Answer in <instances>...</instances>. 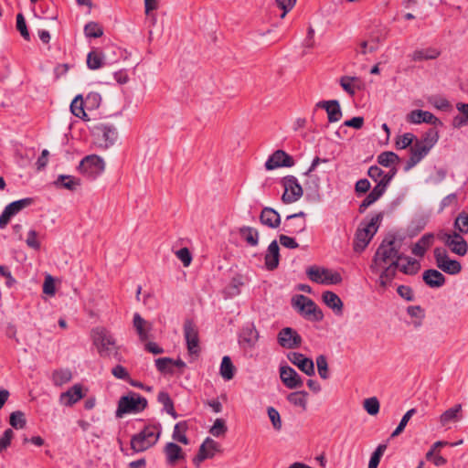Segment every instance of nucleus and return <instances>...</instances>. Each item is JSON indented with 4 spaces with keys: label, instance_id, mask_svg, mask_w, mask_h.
I'll return each instance as SVG.
<instances>
[{
    "label": "nucleus",
    "instance_id": "obj_51",
    "mask_svg": "<svg viewBox=\"0 0 468 468\" xmlns=\"http://www.w3.org/2000/svg\"><path fill=\"white\" fill-rule=\"evenodd\" d=\"M84 34L87 37H100L103 35L102 27L96 22H89L84 27Z\"/></svg>",
    "mask_w": 468,
    "mask_h": 468
},
{
    "label": "nucleus",
    "instance_id": "obj_22",
    "mask_svg": "<svg viewBox=\"0 0 468 468\" xmlns=\"http://www.w3.org/2000/svg\"><path fill=\"white\" fill-rule=\"evenodd\" d=\"M387 37L385 29H378L373 32L368 41H362L360 43V53L366 55L367 53L375 52L378 48V44L381 43Z\"/></svg>",
    "mask_w": 468,
    "mask_h": 468
},
{
    "label": "nucleus",
    "instance_id": "obj_45",
    "mask_svg": "<svg viewBox=\"0 0 468 468\" xmlns=\"http://www.w3.org/2000/svg\"><path fill=\"white\" fill-rule=\"evenodd\" d=\"M157 400L164 406V410L170 414L174 419L177 418V414L174 409V403L169 394L165 391L159 392Z\"/></svg>",
    "mask_w": 468,
    "mask_h": 468
},
{
    "label": "nucleus",
    "instance_id": "obj_21",
    "mask_svg": "<svg viewBox=\"0 0 468 468\" xmlns=\"http://www.w3.org/2000/svg\"><path fill=\"white\" fill-rule=\"evenodd\" d=\"M431 151V149L416 140L410 147V156L406 163L405 171H409L419 164Z\"/></svg>",
    "mask_w": 468,
    "mask_h": 468
},
{
    "label": "nucleus",
    "instance_id": "obj_16",
    "mask_svg": "<svg viewBox=\"0 0 468 468\" xmlns=\"http://www.w3.org/2000/svg\"><path fill=\"white\" fill-rule=\"evenodd\" d=\"M305 213L300 211L286 217L282 229L289 234H299L305 230L306 221L304 219Z\"/></svg>",
    "mask_w": 468,
    "mask_h": 468
},
{
    "label": "nucleus",
    "instance_id": "obj_17",
    "mask_svg": "<svg viewBox=\"0 0 468 468\" xmlns=\"http://www.w3.org/2000/svg\"><path fill=\"white\" fill-rule=\"evenodd\" d=\"M406 121L409 123L413 124H420L422 122L432 124V125H441V122L439 118H437L434 114L428 111L422 110H413L409 112L406 116Z\"/></svg>",
    "mask_w": 468,
    "mask_h": 468
},
{
    "label": "nucleus",
    "instance_id": "obj_31",
    "mask_svg": "<svg viewBox=\"0 0 468 468\" xmlns=\"http://www.w3.org/2000/svg\"><path fill=\"white\" fill-rule=\"evenodd\" d=\"M239 234L249 246H258L260 234L257 229L249 226H243L239 228Z\"/></svg>",
    "mask_w": 468,
    "mask_h": 468
},
{
    "label": "nucleus",
    "instance_id": "obj_25",
    "mask_svg": "<svg viewBox=\"0 0 468 468\" xmlns=\"http://www.w3.org/2000/svg\"><path fill=\"white\" fill-rule=\"evenodd\" d=\"M316 107L326 111L329 122H338L342 118L340 104L336 100L321 101L316 104Z\"/></svg>",
    "mask_w": 468,
    "mask_h": 468
},
{
    "label": "nucleus",
    "instance_id": "obj_64",
    "mask_svg": "<svg viewBox=\"0 0 468 468\" xmlns=\"http://www.w3.org/2000/svg\"><path fill=\"white\" fill-rule=\"evenodd\" d=\"M227 431L225 421L222 419H217L210 429V433L215 437H219Z\"/></svg>",
    "mask_w": 468,
    "mask_h": 468
},
{
    "label": "nucleus",
    "instance_id": "obj_3",
    "mask_svg": "<svg viewBox=\"0 0 468 468\" xmlns=\"http://www.w3.org/2000/svg\"><path fill=\"white\" fill-rule=\"evenodd\" d=\"M382 213H378L372 217L369 222L361 224L359 226L355 235V251L361 252L367 248V246L368 245V243L378 231V225L382 220Z\"/></svg>",
    "mask_w": 468,
    "mask_h": 468
},
{
    "label": "nucleus",
    "instance_id": "obj_24",
    "mask_svg": "<svg viewBox=\"0 0 468 468\" xmlns=\"http://www.w3.org/2000/svg\"><path fill=\"white\" fill-rule=\"evenodd\" d=\"M84 397L82 392V386L75 384L73 387L69 388L66 392H63L59 396L60 404L70 407Z\"/></svg>",
    "mask_w": 468,
    "mask_h": 468
},
{
    "label": "nucleus",
    "instance_id": "obj_28",
    "mask_svg": "<svg viewBox=\"0 0 468 468\" xmlns=\"http://www.w3.org/2000/svg\"><path fill=\"white\" fill-rule=\"evenodd\" d=\"M434 241V235L432 233L424 234L411 248L413 255L422 258L428 249L431 247Z\"/></svg>",
    "mask_w": 468,
    "mask_h": 468
},
{
    "label": "nucleus",
    "instance_id": "obj_44",
    "mask_svg": "<svg viewBox=\"0 0 468 468\" xmlns=\"http://www.w3.org/2000/svg\"><path fill=\"white\" fill-rule=\"evenodd\" d=\"M307 397L308 393L306 391H297L290 393L287 396V399L291 404L305 410L307 407Z\"/></svg>",
    "mask_w": 468,
    "mask_h": 468
},
{
    "label": "nucleus",
    "instance_id": "obj_39",
    "mask_svg": "<svg viewBox=\"0 0 468 468\" xmlns=\"http://www.w3.org/2000/svg\"><path fill=\"white\" fill-rule=\"evenodd\" d=\"M84 102L82 95H77L75 99L72 101L70 104V111L71 112L78 118H80L84 121H90L88 118L87 113L84 111Z\"/></svg>",
    "mask_w": 468,
    "mask_h": 468
},
{
    "label": "nucleus",
    "instance_id": "obj_46",
    "mask_svg": "<svg viewBox=\"0 0 468 468\" xmlns=\"http://www.w3.org/2000/svg\"><path fill=\"white\" fill-rule=\"evenodd\" d=\"M399 161V157L394 152H383L378 156V163L385 167H392Z\"/></svg>",
    "mask_w": 468,
    "mask_h": 468
},
{
    "label": "nucleus",
    "instance_id": "obj_4",
    "mask_svg": "<svg viewBox=\"0 0 468 468\" xmlns=\"http://www.w3.org/2000/svg\"><path fill=\"white\" fill-rule=\"evenodd\" d=\"M93 344L101 356H111L117 354L116 342L112 335L103 327L92 330Z\"/></svg>",
    "mask_w": 468,
    "mask_h": 468
},
{
    "label": "nucleus",
    "instance_id": "obj_2",
    "mask_svg": "<svg viewBox=\"0 0 468 468\" xmlns=\"http://www.w3.org/2000/svg\"><path fill=\"white\" fill-rule=\"evenodd\" d=\"M161 435V425H146L140 432L131 438V449L134 452H142L153 447Z\"/></svg>",
    "mask_w": 468,
    "mask_h": 468
},
{
    "label": "nucleus",
    "instance_id": "obj_11",
    "mask_svg": "<svg viewBox=\"0 0 468 468\" xmlns=\"http://www.w3.org/2000/svg\"><path fill=\"white\" fill-rule=\"evenodd\" d=\"M104 168L105 164L103 159L95 154L84 157L79 166L80 173L91 178H95L101 175L104 171Z\"/></svg>",
    "mask_w": 468,
    "mask_h": 468
},
{
    "label": "nucleus",
    "instance_id": "obj_20",
    "mask_svg": "<svg viewBox=\"0 0 468 468\" xmlns=\"http://www.w3.org/2000/svg\"><path fill=\"white\" fill-rule=\"evenodd\" d=\"M289 361L295 365L301 371L307 376L312 377L315 374L314 365L311 358L304 356L301 353L292 352L287 356Z\"/></svg>",
    "mask_w": 468,
    "mask_h": 468
},
{
    "label": "nucleus",
    "instance_id": "obj_13",
    "mask_svg": "<svg viewBox=\"0 0 468 468\" xmlns=\"http://www.w3.org/2000/svg\"><path fill=\"white\" fill-rule=\"evenodd\" d=\"M184 336L188 353L190 355H198L200 352L198 329L192 320L187 319L185 321Z\"/></svg>",
    "mask_w": 468,
    "mask_h": 468
},
{
    "label": "nucleus",
    "instance_id": "obj_61",
    "mask_svg": "<svg viewBox=\"0 0 468 468\" xmlns=\"http://www.w3.org/2000/svg\"><path fill=\"white\" fill-rule=\"evenodd\" d=\"M457 203H458L457 194L451 193V194L447 195L446 197H444L441 199V201L440 202L439 212L443 211L445 208H447L449 207L456 206Z\"/></svg>",
    "mask_w": 468,
    "mask_h": 468
},
{
    "label": "nucleus",
    "instance_id": "obj_49",
    "mask_svg": "<svg viewBox=\"0 0 468 468\" xmlns=\"http://www.w3.org/2000/svg\"><path fill=\"white\" fill-rule=\"evenodd\" d=\"M9 423L16 430L23 429L27 423L25 414L20 410L12 412L10 414Z\"/></svg>",
    "mask_w": 468,
    "mask_h": 468
},
{
    "label": "nucleus",
    "instance_id": "obj_26",
    "mask_svg": "<svg viewBox=\"0 0 468 468\" xmlns=\"http://www.w3.org/2000/svg\"><path fill=\"white\" fill-rule=\"evenodd\" d=\"M260 221L263 226L276 229L281 224V216L275 209L266 207L262 208L260 214Z\"/></svg>",
    "mask_w": 468,
    "mask_h": 468
},
{
    "label": "nucleus",
    "instance_id": "obj_27",
    "mask_svg": "<svg viewBox=\"0 0 468 468\" xmlns=\"http://www.w3.org/2000/svg\"><path fill=\"white\" fill-rule=\"evenodd\" d=\"M280 249L276 240H272L267 249L265 254V265L270 271H273L279 265Z\"/></svg>",
    "mask_w": 468,
    "mask_h": 468
},
{
    "label": "nucleus",
    "instance_id": "obj_63",
    "mask_svg": "<svg viewBox=\"0 0 468 468\" xmlns=\"http://www.w3.org/2000/svg\"><path fill=\"white\" fill-rule=\"evenodd\" d=\"M427 461L431 462L435 466H443L447 463V460L440 454V452H427Z\"/></svg>",
    "mask_w": 468,
    "mask_h": 468
},
{
    "label": "nucleus",
    "instance_id": "obj_53",
    "mask_svg": "<svg viewBox=\"0 0 468 468\" xmlns=\"http://www.w3.org/2000/svg\"><path fill=\"white\" fill-rule=\"evenodd\" d=\"M429 103L433 107L441 111H449L451 104L447 99L441 96H431L428 99Z\"/></svg>",
    "mask_w": 468,
    "mask_h": 468
},
{
    "label": "nucleus",
    "instance_id": "obj_59",
    "mask_svg": "<svg viewBox=\"0 0 468 468\" xmlns=\"http://www.w3.org/2000/svg\"><path fill=\"white\" fill-rule=\"evenodd\" d=\"M414 138L415 136L413 133H406L398 137L396 141V147L398 149H406L412 144Z\"/></svg>",
    "mask_w": 468,
    "mask_h": 468
},
{
    "label": "nucleus",
    "instance_id": "obj_58",
    "mask_svg": "<svg viewBox=\"0 0 468 468\" xmlns=\"http://www.w3.org/2000/svg\"><path fill=\"white\" fill-rule=\"evenodd\" d=\"M454 227L462 233L468 232V213L462 212L455 219Z\"/></svg>",
    "mask_w": 468,
    "mask_h": 468
},
{
    "label": "nucleus",
    "instance_id": "obj_18",
    "mask_svg": "<svg viewBox=\"0 0 468 468\" xmlns=\"http://www.w3.org/2000/svg\"><path fill=\"white\" fill-rule=\"evenodd\" d=\"M294 165L292 157L282 150L275 151L266 161L267 170H273L278 167H291Z\"/></svg>",
    "mask_w": 468,
    "mask_h": 468
},
{
    "label": "nucleus",
    "instance_id": "obj_32",
    "mask_svg": "<svg viewBox=\"0 0 468 468\" xmlns=\"http://www.w3.org/2000/svg\"><path fill=\"white\" fill-rule=\"evenodd\" d=\"M462 405L456 404L452 408L445 410L440 417V422L442 426L447 425L450 422H456L462 420Z\"/></svg>",
    "mask_w": 468,
    "mask_h": 468
},
{
    "label": "nucleus",
    "instance_id": "obj_50",
    "mask_svg": "<svg viewBox=\"0 0 468 468\" xmlns=\"http://www.w3.org/2000/svg\"><path fill=\"white\" fill-rule=\"evenodd\" d=\"M439 140V133L435 129H430L420 140H418L422 144L431 149Z\"/></svg>",
    "mask_w": 468,
    "mask_h": 468
},
{
    "label": "nucleus",
    "instance_id": "obj_12",
    "mask_svg": "<svg viewBox=\"0 0 468 468\" xmlns=\"http://www.w3.org/2000/svg\"><path fill=\"white\" fill-rule=\"evenodd\" d=\"M218 452H221L220 444L211 438H207L200 445L197 454L193 458V463L196 467H199L202 462L214 458Z\"/></svg>",
    "mask_w": 468,
    "mask_h": 468
},
{
    "label": "nucleus",
    "instance_id": "obj_8",
    "mask_svg": "<svg viewBox=\"0 0 468 468\" xmlns=\"http://www.w3.org/2000/svg\"><path fill=\"white\" fill-rule=\"evenodd\" d=\"M293 306L298 308L300 313L307 319L320 321L323 319L322 311L316 306L314 302L304 295H298L293 300Z\"/></svg>",
    "mask_w": 468,
    "mask_h": 468
},
{
    "label": "nucleus",
    "instance_id": "obj_48",
    "mask_svg": "<svg viewBox=\"0 0 468 468\" xmlns=\"http://www.w3.org/2000/svg\"><path fill=\"white\" fill-rule=\"evenodd\" d=\"M85 108L88 110H95L100 107L101 102V96L98 92H90L85 99H83Z\"/></svg>",
    "mask_w": 468,
    "mask_h": 468
},
{
    "label": "nucleus",
    "instance_id": "obj_38",
    "mask_svg": "<svg viewBox=\"0 0 468 468\" xmlns=\"http://www.w3.org/2000/svg\"><path fill=\"white\" fill-rule=\"evenodd\" d=\"M236 368L229 356H225L222 358L219 373L225 380H230L235 376Z\"/></svg>",
    "mask_w": 468,
    "mask_h": 468
},
{
    "label": "nucleus",
    "instance_id": "obj_1",
    "mask_svg": "<svg viewBox=\"0 0 468 468\" xmlns=\"http://www.w3.org/2000/svg\"><path fill=\"white\" fill-rule=\"evenodd\" d=\"M400 242L394 235L386 237L378 247L369 269L372 273L378 274V284L387 288L395 278L399 261H402Z\"/></svg>",
    "mask_w": 468,
    "mask_h": 468
},
{
    "label": "nucleus",
    "instance_id": "obj_36",
    "mask_svg": "<svg viewBox=\"0 0 468 468\" xmlns=\"http://www.w3.org/2000/svg\"><path fill=\"white\" fill-rule=\"evenodd\" d=\"M104 54L98 49L91 50L87 55V66L90 69L96 70L104 65Z\"/></svg>",
    "mask_w": 468,
    "mask_h": 468
},
{
    "label": "nucleus",
    "instance_id": "obj_34",
    "mask_svg": "<svg viewBox=\"0 0 468 468\" xmlns=\"http://www.w3.org/2000/svg\"><path fill=\"white\" fill-rule=\"evenodd\" d=\"M406 261V263L399 261L398 270L407 275H415L420 269V263L409 256L402 255V261Z\"/></svg>",
    "mask_w": 468,
    "mask_h": 468
},
{
    "label": "nucleus",
    "instance_id": "obj_6",
    "mask_svg": "<svg viewBox=\"0 0 468 468\" xmlns=\"http://www.w3.org/2000/svg\"><path fill=\"white\" fill-rule=\"evenodd\" d=\"M147 407V400L141 395L131 392L127 396L120 399L116 416L121 418L126 413H138L143 411Z\"/></svg>",
    "mask_w": 468,
    "mask_h": 468
},
{
    "label": "nucleus",
    "instance_id": "obj_47",
    "mask_svg": "<svg viewBox=\"0 0 468 468\" xmlns=\"http://www.w3.org/2000/svg\"><path fill=\"white\" fill-rule=\"evenodd\" d=\"M186 431V422H178L175 425L174 431H173V439L178 442H181L185 445H187L189 443V440L186 436L185 432Z\"/></svg>",
    "mask_w": 468,
    "mask_h": 468
},
{
    "label": "nucleus",
    "instance_id": "obj_19",
    "mask_svg": "<svg viewBox=\"0 0 468 468\" xmlns=\"http://www.w3.org/2000/svg\"><path fill=\"white\" fill-rule=\"evenodd\" d=\"M280 378L282 383L291 389L301 388L303 385L299 374L289 366H282L280 367Z\"/></svg>",
    "mask_w": 468,
    "mask_h": 468
},
{
    "label": "nucleus",
    "instance_id": "obj_14",
    "mask_svg": "<svg viewBox=\"0 0 468 468\" xmlns=\"http://www.w3.org/2000/svg\"><path fill=\"white\" fill-rule=\"evenodd\" d=\"M439 238L453 253L459 256H464L467 253L468 244L459 233H442L439 235Z\"/></svg>",
    "mask_w": 468,
    "mask_h": 468
},
{
    "label": "nucleus",
    "instance_id": "obj_37",
    "mask_svg": "<svg viewBox=\"0 0 468 468\" xmlns=\"http://www.w3.org/2000/svg\"><path fill=\"white\" fill-rule=\"evenodd\" d=\"M440 56V51L434 48H427L415 50L411 58L414 61L435 59Z\"/></svg>",
    "mask_w": 468,
    "mask_h": 468
},
{
    "label": "nucleus",
    "instance_id": "obj_52",
    "mask_svg": "<svg viewBox=\"0 0 468 468\" xmlns=\"http://www.w3.org/2000/svg\"><path fill=\"white\" fill-rule=\"evenodd\" d=\"M416 413V409H410L408 410L400 420L399 424L398 427L394 430V431L391 433V438L399 436L407 426L408 422L411 419V417Z\"/></svg>",
    "mask_w": 468,
    "mask_h": 468
},
{
    "label": "nucleus",
    "instance_id": "obj_54",
    "mask_svg": "<svg viewBox=\"0 0 468 468\" xmlns=\"http://www.w3.org/2000/svg\"><path fill=\"white\" fill-rule=\"evenodd\" d=\"M386 449H387L386 444H379L377 447V449L375 450V452L372 453V455L370 457L368 468H378V465L380 459H381L382 455L384 454Z\"/></svg>",
    "mask_w": 468,
    "mask_h": 468
},
{
    "label": "nucleus",
    "instance_id": "obj_56",
    "mask_svg": "<svg viewBox=\"0 0 468 468\" xmlns=\"http://www.w3.org/2000/svg\"><path fill=\"white\" fill-rule=\"evenodd\" d=\"M363 406L369 415H376L379 411V401L376 397L366 399Z\"/></svg>",
    "mask_w": 468,
    "mask_h": 468
},
{
    "label": "nucleus",
    "instance_id": "obj_62",
    "mask_svg": "<svg viewBox=\"0 0 468 468\" xmlns=\"http://www.w3.org/2000/svg\"><path fill=\"white\" fill-rule=\"evenodd\" d=\"M16 28L25 39H29L30 36L27 27L26 20L21 13L16 16Z\"/></svg>",
    "mask_w": 468,
    "mask_h": 468
},
{
    "label": "nucleus",
    "instance_id": "obj_57",
    "mask_svg": "<svg viewBox=\"0 0 468 468\" xmlns=\"http://www.w3.org/2000/svg\"><path fill=\"white\" fill-rule=\"evenodd\" d=\"M267 413L270 418V420L272 424V427L275 431H281L282 429V420L279 411L273 407H269L267 409Z\"/></svg>",
    "mask_w": 468,
    "mask_h": 468
},
{
    "label": "nucleus",
    "instance_id": "obj_5",
    "mask_svg": "<svg viewBox=\"0 0 468 468\" xmlns=\"http://www.w3.org/2000/svg\"><path fill=\"white\" fill-rule=\"evenodd\" d=\"M96 144L102 148L112 146L118 138L117 129L110 123L95 122L90 126Z\"/></svg>",
    "mask_w": 468,
    "mask_h": 468
},
{
    "label": "nucleus",
    "instance_id": "obj_41",
    "mask_svg": "<svg viewBox=\"0 0 468 468\" xmlns=\"http://www.w3.org/2000/svg\"><path fill=\"white\" fill-rule=\"evenodd\" d=\"M72 378L71 371L69 369H57L52 373V382L57 387H61L69 382Z\"/></svg>",
    "mask_w": 468,
    "mask_h": 468
},
{
    "label": "nucleus",
    "instance_id": "obj_42",
    "mask_svg": "<svg viewBox=\"0 0 468 468\" xmlns=\"http://www.w3.org/2000/svg\"><path fill=\"white\" fill-rule=\"evenodd\" d=\"M33 204V198L31 197H26L20 200L14 201L10 204H8L5 209L9 212V214L13 217L19 213L22 209H24L27 207H29Z\"/></svg>",
    "mask_w": 468,
    "mask_h": 468
},
{
    "label": "nucleus",
    "instance_id": "obj_7",
    "mask_svg": "<svg viewBox=\"0 0 468 468\" xmlns=\"http://www.w3.org/2000/svg\"><path fill=\"white\" fill-rule=\"evenodd\" d=\"M306 274L312 282L316 283L338 284L342 282V277L338 272L316 266L307 269Z\"/></svg>",
    "mask_w": 468,
    "mask_h": 468
},
{
    "label": "nucleus",
    "instance_id": "obj_23",
    "mask_svg": "<svg viewBox=\"0 0 468 468\" xmlns=\"http://www.w3.org/2000/svg\"><path fill=\"white\" fill-rule=\"evenodd\" d=\"M164 453L165 455V461L167 465L175 466L180 461L186 459L182 448L175 442H167L164 447Z\"/></svg>",
    "mask_w": 468,
    "mask_h": 468
},
{
    "label": "nucleus",
    "instance_id": "obj_35",
    "mask_svg": "<svg viewBox=\"0 0 468 468\" xmlns=\"http://www.w3.org/2000/svg\"><path fill=\"white\" fill-rule=\"evenodd\" d=\"M240 343L246 344L249 347H253L259 339V333L255 326L250 325L243 328L240 334Z\"/></svg>",
    "mask_w": 468,
    "mask_h": 468
},
{
    "label": "nucleus",
    "instance_id": "obj_60",
    "mask_svg": "<svg viewBox=\"0 0 468 468\" xmlns=\"http://www.w3.org/2000/svg\"><path fill=\"white\" fill-rule=\"evenodd\" d=\"M174 360L169 357H160L155 359V367L162 373L172 372L171 366Z\"/></svg>",
    "mask_w": 468,
    "mask_h": 468
},
{
    "label": "nucleus",
    "instance_id": "obj_40",
    "mask_svg": "<svg viewBox=\"0 0 468 468\" xmlns=\"http://www.w3.org/2000/svg\"><path fill=\"white\" fill-rule=\"evenodd\" d=\"M133 323L140 339L142 341H145L148 338V330L150 328L149 326L148 328H145L147 322L138 313H135L133 314Z\"/></svg>",
    "mask_w": 468,
    "mask_h": 468
},
{
    "label": "nucleus",
    "instance_id": "obj_30",
    "mask_svg": "<svg viewBox=\"0 0 468 468\" xmlns=\"http://www.w3.org/2000/svg\"><path fill=\"white\" fill-rule=\"evenodd\" d=\"M423 281L430 287H441L445 283V277L437 270H427L423 272Z\"/></svg>",
    "mask_w": 468,
    "mask_h": 468
},
{
    "label": "nucleus",
    "instance_id": "obj_15",
    "mask_svg": "<svg viewBox=\"0 0 468 468\" xmlns=\"http://www.w3.org/2000/svg\"><path fill=\"white\" fill-rule=\"evenodd\" d=\"M277 341L283 348L295 349L302 345L303 339L293 328L284 327L278 333Z\"/></svg>",
    "mask_w": 468,
    "mask_h": 468
},
{
    "label": "nucleus",
    "instance_id": "obj_29",
    "mask_svg": "<svg viewBox=\"0 0 468 468\" xmlns=\"http://www.w3.org/2000/svg\"><path fill=\"white\" fill-rule=\"evenodd\" d=\"M322 299H323V302L330 309H332L336 315L343 314L344 304H343L342 300L336 293H335L331 291L324 292L323 295H322Z\"/></svg>",
    "mask_w": 468,
    "mask_h": 468
},
{
    "label": "nucleus",
    "instance_id": "obj_33",
    "mask_svg": "<svg viewBox=\"0 0 468 468\" xmlns=\"http://www.w3.org/2000/svg\"><path fill=\"white\" fill-rule=\"evenodd\" d=\"M386 191L383 189V186H378V184L375 187L370 191V193L366 197V198L362 201L359 206V212L364 213L365 210L374 204L377 200H378Z\"/></svg>",
    "mask_w": 468,
    "mask_h": 468
},
{
    "label": "nucleus",
    "instance_id": "obj_9",
    "mask_svg": "<svg viewBox=\"0 0 468 468\" xmlns=\"http://www.w3.org/2000/svg\"><path fill=\"white\" fill-rule=\"evenodd\" d=\"M433 253L437 267L442 271L451 275H456L461 272V263L456 260H451L448 257L446 250L435 248Z\"/></svg>",
    "mask_w": 468,
    "mask_h": 468
},
{
    "label": "nucleus",
    "instance_id": "obj_10",
    "mask_svg": "<svg viewBox=\"0 0 468 468\" xmlns=\"http://www.w3.org/2000/svg\"><path fill=\"white\" fill-rule=\"evenodd\" d=\"M284 192L282 200L285 204H291L299 200L303 196V187L297 178L293 176H287L282 179Z\"/></svg>",
    "mask_w": 468,
    "mask_h": 468
},
{
    "label": "nucleus",
    "instance_id": "obj_43",
    "mask_svg": "<svg viewBox=\"0 0 468 468\" xmlns=\"http://www.w3.org/2000/svg\"><path fill=\"white\" fill-rule=\"evenodd\" d=\"M55 184L69 190H75L80 185V179L72 176L60 175Z\"/></svg>",
    "mask_w": 468,
    "mask_h": 468
},
{
    "label": "nucleus",
    "instance_id": "obj_55",
    "mask_svg": "<svg viewBox=\"0 0 468 468\" xmlns=\"http://www.w3.org/2000/svg\"><path fill=\"white\" fill-rule=\"evenodd\" d=\"M316 365L318 374L321 378L327 379L329 378L327 359L324 355L316 357Z\"/></svg>",
    "mask_w": 468,
    "mask_h": 468
}]
</instances>
